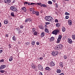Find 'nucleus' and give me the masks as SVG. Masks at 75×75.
Masks as SVG:
<instances>
[{
    "label": "nucleus",
    "mask_w": 75,
    "mask_h": 75,
    "mask_svg": "<svg viewBox=\"0 0 75 75\" xmlns=\"http://www.w3.org/2000/svg\"><path fill=\"white\" fill-rule=\"evenodd\" d=\"M45 20L46 21H48L50 22H51L52 23L54 22V19L51 16H47L45 17Z\"/></svg>",
    "instance_id": "obj_1"
},
{
    "label": "nucleus",
    "mask_w": 75,
    "mask_h": 75,
    "mask_svg": "<svg viewBox=\"0 0 75 75\" xmlns=\"http://www.w3.org/2000/svg\"><path fill=\"white\" fill-rule=\"evenodd\" d=\"M63 47V45L61 44H60L59 45H57L56 46V48L57 49L59 50H61L62 49V47Z\"/></svg>",
    "instance_id": "obj_2"
},
{
    "label": "nucleus",
    "mask_w": 75,
    "mask_h": 75,
    "mask_svg": "<svg viewBox=\"0 0 75 75\" xmlns=\"http://www.w3.org/2000/svg\"><path fill=\"white\" fill-rule=\"evenodd\" d=\"M59 33V29L55 30L52 32V34L54 35H57V34Z\"/></svg>",
    "instance_id": "obj_3"
},
{
    "label": "nucleus",
    "mask_w": 75,
    "mask_h": 75,
    "mask_svg": "<svg viewBox=\"0 0 75 75\" xmlns=\"http://www.w3.org/2000/svg\"><path fill=\"white\" fill-rule=\"evenodd\" d=\"M10 8L11 10L13 11H16L17 10V8L16 7H14L13 6H11Z\"/></svg>",
    "instance_id": "obj_4"
},
{
    "label": "nucleus",
    "mask_w": 75,
    "mask_h": 75,
    "mask_svg": "<svg viewBox=\"0 0 75 75\" xmlns=\"http://www.w3.org/2000/svg\"><path fill=\"white\" fill-rule=\"evenodd\" d=\"M32 14H35L37 16H38L40 15V13L37 11H33V12H32Z\"/></svg>",
    "instance_id": "obj_5"
},
{
    "label": "nucleus",
    "mask_w": 75,
    "mask_h": 75,
    "mask_svg": "<svg viewBox=\"0 0 75 75\" xmlns=\"http://www.w3.org/2000/svg\"><path fill=\"white\" fill-rule=\"evenodd\" d=\"M52 54L53 56L55 57L58 54V52H52Z\"/></svg>",
    "instance_id": "obj_6"
},
{
    "label": "nucleus",
    "mask_w": 75,
    "mask_h": 75,
    "mask_svg": "<svg viewBox=\"0 0 75 75\" xmlns=\"http://www.w3.org/2000/svg\"><path fill=\"white\" fill-rule=\"evenodd\" d=\"M67 41L68 43H69V44H72V40L70 38H68L67 39Z\"/></svg>",
    "instance_id": "obj_7"
},
{
    "label": "nucleus",
    "mask_w": 75,
    "mask_h": 75,
    "mask_svg": "<svg viewBox=\"0 0 75 75\" xmlns=\"http://www.w3.org/2000/svg\"><path fill=\"white\" fill-rule=\"evenodd\" d=\"M6 66L5 65H2L0 67V70L4 69V68H6Z\"/></svg>",
    "instance_id": "obj_8"
},
{
    "label": "nucleus",
    "mask_w": 75,
    "mask_h": 75,
    "mask_svg": "<svg viewBox=\"0 0 75 75\" xmlns=\"http://www.w3.org/2000/svg\"><path fill=\"white\" fill-rule=\"evenodd\" d=\"M4 2L5 3H6V4H8L11 2V0H4Z\"/></svg>",
    "instance_id": "obj_9"
},
{
    "label": "nucleus",
    "mask_w": 75,
    "mask_h": 75,
    "mask_svg": "<svg viewBox=\"0 0 75 75\" xmlns=\"http://www.w3.org/2000/svg\"><path fill=\"white\" fill-rule=\"evenodd\" d=\"M68 23L69 25H71L72 24V21L71 20H69L68 21Z\"/></svg>",
    "instance_id": "obj_10"
},
{
    "label": "nucleus",
    "mask_w": 75,
    "mask_h": 75,
    "mask_svg": "<svg viewBox=\"0 0 75 75\" xmlns=\"http://www.w3.org/2000/svg\"><path fill=\"white\" fill-rule=\"evenodd\" d=\"M61 40V38H58L56 42L57 43H59Z\"/></svg>",
    "instance_id": "obj_11"
},
{
    "label": "nucleus",
    "mask_w": 75,
    "mask_h": 75,
    "mask_svg": "<svg viewBox=\"0 0 75 75\" xmlns=\"http://www.w3.org/2000/svg\"><path fill=\"white\" fill-rule=\"evenodd\" d=\"M50 63L51 64V67H54V66H55V62H52V61H51L50 62Z\"/></svg>",
    "instance_id": "obj_12"
},
{
    "label": "nucleus",
    "mask_w": 75,
    "mask_h": 75,
    "mask_svg": "<svg viewBox=\"0 0 75 75\" xmlns=\"http://www.w3.org/2000/svg\"><path fill=\"white\" fill-rule=\"evenodd\" d=\"M45 70H47L48 71H51V68H50L49 67H47L45 68Z\"/></svg>",
    "instance_id": "obj_13"
},
{
    "label": "nucleus",
    "mask_w": 75,
    "mask_h": 75,
    "mask_svg": "<svg viewBox=\"0 0 75 75\" xmlns=\"http://www.w3.org/2000/svg\"><path fill=\"white\" fill-rule=\"evenodd\" d=\"M8 21L7 19H6L4 21V23L5 24H8Z\"/></svg>",
    "instance_id": "obj_14"
},
{
    "label": "nucleus",
    "mask_w": 75,
    "mask_h": 75,
    "mask_svg": "<svg viewBox=\"0 0 75 75\" xmlns=\"http://www.w3.org/2000/svg\"><path fill=\"white\" fill-rule=\"evenodd\" d=\"M48 39L50 41H52L54 40V38H49Z\"/></svg>",
    "instance_id": "obj_15"
},
{
    "label": "nucleus",
    "mask_w": 75,
    "mask_h": 75,
    "mask_svg": "<svg viewBox=\"0 0 75 75\" xmlns=\"http://www.w3.org/2000/svg\"><path fill=\"white\" fill-rule=\"evenodd\" d=\"M59 64L60 66H61V67L62 68H64V65H63V63H62V62H60Z\"/></svg>",
    "instance_id": "obj_16"
},
{
    "label": "nucleus",
    "mask_w": 75,
    "mask_h": 75,
    "mask_svg": "<svg viewBox=\"0 0 75 75\" xmlns=\"http://www.w3.org/2000/svg\"><path fill=\"white\" fill-rule=\"evenodd\" d=\"M66 30V29H65V28H64V27L63 26L62 29V31H63V32H65Z\"/></svg>",
    "instance_id": "obj_17"
},
{
    "label": "nucleus",
    "mask_w": 75,
    "mask_h": 75,
    "mask_svg": "<svg viewBox=\"0 0 75 75\" xmlns=\"http://www.w3.org/2000/svg\"><path fill=\"white\" fill-rule=\"evenodd\" d=\"M28 21L29 22H30V23H31L33 21V19H32V18H28Z\"/></svg>",
    "instance_id": "obj_18"
},
{
    "label": "nucleus",
    "mask_w": 75,
    "mask_h": 75,
    "mask_svg": "<svg viewBox=\"0 0 75 75\" xmlns=\"http://www.w3.org/2000/svg\"><path fill=\"white\" fill-rule=\"evenodd\" d=\"M45 35V33L44 32H42L41 34V37H42Z\"/></svg>",
    "instance_id": "obj_19"
},
{
    "label": "nucleus",
    "mask_w": 75,
    "mask_h": 75,
    "mask_svg": "<svg viewBox=\"0 0 75 75\" xmlns=\"http://www.w3.org/2000/svg\"><path fill=\"white\" fill-rule=\"evenodd\" d=\"M45 31L46 33H49V30L47 28H45Z\"/></svg>",
    "instance_id": "obj_20"
},
{
    "label": "nucleus",
    "mask_w": 75,
    "mask_h": 75,
    "mask_svg": "<svg viewBox=\"0 0 75 75\" xmlns=\"http://www.w3.org/2000/svg\"><path fill=\"white\" fill-rule=\"evenodd\" d=\"M61 70L59 69H57V73H58V74H59V73H61Z\"/></svg>",
    "instance_id": "obj_21"
},
{
    "label": "nucleus",
    "mask_w": 75,
    "mask_h": 75,
    "mask_svg": "<svg viewBox=\"0 0 75 75\" xmlns=\"http://www.w3.org/2000/svg\"><path fill=\"white\" fill-rule=\"evenodd\" d=\"M13 56H11L10 57V58L9 59V61H11L13 60Z\"/></svg>",
    "instance_id": "obj_22"
},
{
    "label": "nucleus",
    "mask_w": 75,
    "mask_h": 75,
    "mask_svg": "<svg viewBox=\"0 0 75 75\" xmlns=\"http://www.w3.org/2000/svg\"><path fill=\"white\" fill-rule=\"evenodd\" d=\"M22 9L23 11H24V12H25L26 11V8H25V7L22 8Z\"/></svg>",
    "instance_id": "obj_23"
},
{
    "label": "nucleus",
    "mask_w": 75,
    "mask_h": 75,
    "mask_svg": "<svg viewBox=\"0 0 75 75\" xmlns=\"http://www.w3.org/2000/svg\"><path fill=\"white\" fill-rule=\"evenodd\" d=\"M11 15L12 17H15V15H14V12L11 13Z\"/></svg>",
    "instance_id": "obj_24"
},
{
    "label": "nucleus",
    "mask_w": 75,
    "mask_h": 75,
    "mask_svg": "<svg viewBox=\"0 0 75 75\" xmlns=\"http://www.w3.org/2000/svg\"><path fill=\"white\" fill-rule=\"evenodd\" d=\"M33 33V34L35 35H37V34L38 33L37 32L35 31V32H34Z\"/></svg>",
    "instance_id": "obj_25"
},
{
    "label": "nucleus",
    "mask_w": 75,
    "mask_h": 75,
    "mask_svg": "<svg viewBox=\"0 0 75 75\" xmlns=\"http://www.w3.org/2000/svg\"><path fill=\"white\" fill-rule=\"evenodd\" d=\"M48 3L49 4L51 5L52 4V2L51 1H48Z\"/></svg>",
    "instance_id": "obj_26"
},
{
    "label": "nucleus",
    "mask_w": 75,
    "mask_h": 75,
    "mask_svg": "<svg viewBox=\"0 0 75 75\" xmlns=\"http://www.w3.org/2000/svg\"><path fill=\"white\" fill-rule=\"evenodd\" d=\"M38 68L39 69H40L41 68H42V66L41 65H39L38 66Z\"/></svg>",
    "instance_id": "obj_27"
},
{
    "label": "nucleus",
    "mask_w": 75,
    "mask_h": 75,
    "mask_svg": "<svg viewBox=\"0 0 75 75\" xmlns=\"http://www.w3.org/2000/svg\"><path fill=\"white\" fill-rule=\"evenodd\" d=\"M17 30L18 34H20V33H21V30H20V29H17Z\"/></svg>",
    "instance_id": "obj_28"
},
{
    "label": "nucleus",
    "mask_w": 75,
    "mask_h": 75,
    "mask_svg": "<svg viewBox=\"0 0 75 75\" xmlns=\"http://www.w3.org/2000/svg\"><path fill=\"white\" fill-rule=\"evenodd\" d=\"M29 10H30V11H31V12H32V11H33L32 12H33V11H34V9H33V8H30Z\"/></svg>",
    "instance_id": "obj_29"
},
{
    "label": "nucleus",
    "mask_w": 75,
    "mask_h": 75,
    "mask_svg": "<svg viewBox=\"0 0 75 75\" xmlns=\"http://www.w3.org/2000/svg\"><path fill=\"white\" fill-rule=\"evenodd\" d=\"M55 4V7L56 8H58V4L57 3Z\"/></svg>",
    "instance_id": "obj_30"
},
{
    "label": "nucleus",
    "mask_w": 75,
    "mask_h": 75,
    "mask_svg": "<svg viewBox=\"0 0 75 75\" xmlns=\"http://www.w3.org/2000/svg\"><path fill=\"white\" fill-rule=\"evenodd\" d=\"M39 28L42 30L44 29V27H43V26H40Z\"/></svg>",
    "instance_id": "obj_31"
},
{
    "label": "nucleus",
    "mask_w": 75,
    "mask_h": 75,
    "mask_svg": "<svg viewBox=\"0 0 75 75\" xmlns=\"http://www.w3.org/2000/svg\"><path fill=\"white\" fill-rule=\"evenodd\" d=\"M35 41H33L32 42V45H34L35 44Z\"/></svg>",
    "instance_id": "obj_32"
},
{
    "label": "nucleus",
    "mask_w": 75,
    "mask_h": 75,
    "mask_svg": "<svg viewBox=\"0 0 75 75\" xmlns=\"http://www.w3.org/2000/svg\"><path fill=\"white\" fill-rule=\"evenodd\" d=\"M63 58H64V59H67V56H66V55H64L63 57Z\"/></svg>",
    "instance_id": "obj_33"
},
{
    "label": "nucleus",
    "mask_w": 75,
    "mask_h": 75,
    "mask_svg": "<svg viewBox=\"0 0 75 75\" xmlns=\"http://www.w3.org/2000/svg\"><path fill=\"white\" fill-rule=\"evenodd\" d=\"M56 27H59V26H60V25H59V24L58 23H56Z\"/></svg>",
    "instance_id": "obj_34"
},
{
    "label": "nucleus",
    "mask_w": 75,
    "mask_h": 75,
    "mask_svg": "<svg viewBox=\"0 0 75 75\" xmlns=\"http://www.w3.org/2000/svg\"><path fill=\"white\" fill-rule=\"evenodd\" d=\"M65 15H68V16H69V13L67 12H65Z\"/></svg>",
    "instance_id": "obj_35"
},
{
    "label": "nucleus",
    "mask_w": 75,
    "mask_h": 75,
    "mask_svg": "<svg viewBox=\"0 0 75 75\" xmlns=\"http://www.w3.org/2000/svg\"><path fill=\"white\" fill-rule=\"evenodd\" d=\"M65 18H66V19H68V18H69V16H66Z\"/></svg>",
    "instance_id": "obj_36"
},
{
    "label": "nucleus",
    "mask_w": 75,
    "mask_h": 75,
    "mask_svg": "<svg viewBox=\"0 0 75 75\" xmlns=\"http://www.w3.org/2000/svg\"><path fill=\"white\" fill-rule=\"evenodd\" d=\"M58 20L57 19H56L55 20V23H58Z\"/></svg>",
    "instance_id": "obj_37"
},
{
    "label": "nucleus",
    "mask_w": 75,
    "mask_h": 75,
    "mask_svg": "<svg viewBox=\"0 0 75 75\" xmlns=\"http://www.w3.org/2000/svg\"><path fill=\"white\" fill-rule=\"evenodd\" d=\"M26 44L27 45H30V41L26 42Z\"/></svg>",
    "instance_id": "obj_38"
},
{
    "label": "nucleus",
    "mask_w": 75,
    "mask_h": 75,
    "mask_svg": "<svg viewBox=\"0 0 75 75\" xmlns=\"http://www.w3.org/2000/svg\"><path fill=\"white\" fill-rule=\"evenodd\" d=\"M40 43V42H36V45H40V43Z\"/></svg>",
    "instance_id": "obj_39"
},
{
    "label": "nucleus",
    "mask_w": 75,
    "mask_h": 75,
    "mask_svg": "<svg viewBox=\"0 0 75 75\" xmlns=\"http://www.w3.org/2000/svg\"><path fill=\"white\" fill-rule=\"evenodd\" d=\"M43 7H46L47 5L45 4H43Z\"/></svg>",
    "instance_id": "obj_40"
},
{
    "label": "nucleus",
    "mask_w": 75,
    "mask_h": 75,
    "mask_svg": "<svg viewBox=\"0 0 75 75\" xmlns=\"http://www.w3.org/2000/svg\"><path fill=\"white\" fill-rule=\"evenodd\" d=\"M32 31L33 32H35V28H33Z\"/></svg>",
    "instance_id": "obj_41"
},
{
    "label": "nucleus",
    "mask_w": 75,
    "mask_h": 75,
    "mask_svg": "<svg viewBox=\"0 0 75 75\" xmlns=\"http://www.w3.org/2000/svg\"><path fill=\"white\" fill-rule=\"evenodd\" d=\"M45 24L46 25H48V24H50V22H46Z\"/></svg>",
    "instance_id": "obj_42"
},
{
    "label": "nucleus",
    "mask_w": 75,
    "mask_h": 75,
    "mask_svg": "<svg viewBox=\"0 0 75 75\" xmlns=\"http://www.w3.org/2000/svg\"><path fill=\"white\" fill-rule=\"evenodd\" d=\"M20 28L21 29H23V26L22 25H21L20 26Z\"/></svg>",
    "instance_id": "obj_43"
},
{
    "label": "nucleus",
    "mask_w": 75,
    "mask_h": 75,
    "mask_svg": "<svg viewBox=\"0 0 75 75\" xmlns=\"http://www.w3.org/2000/svg\"><path fill=\"white\" fill-rule=\"evenodd\" d=\"M28 18H27L25 20V22L26 23H28Z\"/></svg>",
    "instance_id": "obj_44"
},
{
    "label": "nucleus",
    "mask_w": 75,
    "mask_h": 75,
    "mask_svg": "<svg viewBox=\"0 0 75 75\" xmlns=\"http://www.w3.org/2000/svg\"><path fill=\"white\" fill-rule=\"evenodd\" d=\"M4 71L1 70L0 71V72H1V73H4Z\"/></svg>",
    "instance_id": "obj_45"
},
{
    "label": "nucleus",
    "mask_w": 75,
    "mask_h": 75,
    "mask_svg": "<svg viewBox=\"0 0 75 75\" xmlns=\"http://www.w3.org/2000/svg\"><path fill=\"white\" fill-rule=\"evenodd\" d=\"M28 4V2H25L24 3V5H25V4Z\"/></svg>",
    "instance_id": "obj_46"
},
{
    "label": "nucleus",
    "mask_w": 75,
    "mask_h": 75,
    "mask_svg": "<svg viewBox=\"0 0 75 75\" xmlns=\"http://www.w3.org/2000/svg\"><path fill=\"white\" fill-rule=\"evenodd\" d=\"M41 4H42V3H41L40 2L39 3H37V4H38V5L39 6H40V5H41Z\"/></svg>",
    "instance_id": "obj_47"
},
{
    "label": "nucleus",
    "mask_w": 75,
    "mask_h": 75,
    "mask_svg": "<svg viewBox=\"0 0 75 75\" xmlns=\"http://www.w3.org/2000/svg\"><path fill=\"white\" fill-rule=\"evenodd\" d=\"M40 70L41 71H43L44 70V69H43V67H42V68L40 69Z\"/></svg>",
    "instance_id": "obj_48"
},
{
    "label": "nucleus",
    "mask_w": 75,
    "mask_h": 75,
    "mask_svg": "<svg viewBox=\"0 0 75 75\" xmlns=\"http://www.w3.org/2000/svg\"><path fill=\"white\" fill-rule=\"evenodd\" d=\"M72 38H75V34L72 36Z\"/></svg>",
    "instance_id": "obj_49"
},
{
    "label": "nucleus",
    "mask_w": 75,
    "mask_h": 75,
    "mask_svg": "<svg viewBox=\"0 0 75 75\" xmlns=\"http://www.w3.org/2000/svg\"><path fill=\"white\" fill-rule=\"evenodd\" d=\"M32 68H33V69H35V66H34V65L33 66H32Z\"/></svg>",
    "instance_id": "obj_50"
},
{
    "label": "nucleus",
    "mask_w": 75,
    "mask_h": 75,
    "mask_svg": "<svg viewBox=\"0 0 75 75\" xmlns=\"http://www.w3.org/2000/svg\"><path fill=\"white\" fill-rule=\"evenodd\" d=\"M12 39L13 41H16V38H13Z\"/></svg>",
    "instance_id": "obj_51"
},
{
    "label": "nucleus",
    "mask_w": 75,
    "mask_h": 75,
    "mask_svg": "<svg viewBox=\"0 0 75 75\" xmlns=\"http://www.w3.org/2000/svg\"><path fill=\"white\" fill-rule=\"evenodd\" d=\"M4 59H2L0 61L1 62H4Z\"/></svg>",
    "instance_id": "obj_52"
},
{
    "label": "nucleus",
    "mask_w": 75,
    "mask_h": 75,
    "mask_svg": "<svg viewBox=\"0 0 75 75\" xmlns=\"http://www.w3.org/2000/svg\"><path fill=\"white\" fill-rule=\"evenodd\" d=\"M39 59H40V60H42V59H43V58H42V57H40V58H39Z\"/></svg>",
    "instance_id": "obj_53"
},
{
    "label": "nucleus",
    "mask_w": 75,
    "mask_h": 75,
    "mask_svg": "<svg viewBox=\"0 0 75 75\" xmlns=\"http://www.w3.org/2000/svg\"><path fill=\"white\" fill-rule=\"evenodd\" d=\"M58 38H62V36L59 35V36Z\"/></svg>",
    "instance_id": "obj_54"
},
{
    "label": "nucleus",
    "mask_w": 75,
    "mask_h": 75,
    "mask_svg": "<svg viewBox=\"0 0 75 75\" xmlns=\"http://www.w3.org/2000/svg\"><path fill=\"white\" fill-rule=\"evenodd\" d=\"M45 28H47V25H45Z\"/></svg>",
    "instance_id": "obj_55"
},
{
    "label": "nucleus",
    "mask_w": 75,
    "mask_h": 75,
    "mask_svg": "<svg viewBox=\"0 0 75 75\" xmlns=\"http://www.w3.org/2000/svg\"><path fill=\"white\" fill-rule=\"evenodd\" d=\"M8 34H6L5 37H8Z\"/></svg>",
    "instance_id": "obj_56"
},
{
    "label": "nucleus",
    "mask_w": 75,
    "mask_h": 75,
    "mask_svg": "<svg viewBox=\"0 0 75 75\" xmlns=\"http://www.w3.org/2000/svg\"><path fill=\"white\" fill-rule=\"evenodd\" d=\"M40 75H43L42 73V72H40Z\"/></svg>",
    "instance_id": "obj_57"
},
{
    "label": "nucleus",
    "mask_w": 75,
    "mask_h": 75,
    "mask_svg": "<svg viewBox=\"0 0 75 75\" xmlns=\"http://www.w3.org/2000/svg\"><path fill=\"white\" fill-rule=\"evenodd\" d=\"M52 1L53 2L55 3V2H56V0H52Z\"/></svg>",
    "instance_id": "obj_58"
},
{
    "label": "nucleus",
    "mask_w": 75,
    "mask_h": 75,
    "mask_svg": "<svg viewBox=\"0 0 75 75\" xmlns=\"http://www.w3.org/2000/svg\"><path fill=\"white\" fill-rule=\"evenodd\" d=\"M8 46L9 47V48H11V46L10 45H9Z\"/></svg>",
    "instance_id": "obj_59"
},
{
    "label": "nucleus",
    "mask_w": 75,
    "mask_h": 75,
    "mask_svg": "<svg viewBox=\"0 0 75 75\" xmlns=\"http://www.w3.org/2000/svg\"><path fill=\"white\" fill-rule=\"evenodd\" d=\"M3 52V50H0V53H1Z\"/></svg>",
    "instance_id": "obj_60"
},
{
    "label": "nucleus",
    "mask_w": 75,
    "mask_h": 75,
    "mask_svg": "<svg viewBox=\"0 0 75 75\" xmlns=\"http://www.w3.org/2000/svg\"><path fill=\"white\" fill-rule=\"evenodd\" d=\"M30 4H31V5H33V4H34V3H30Z\"/></svg>",
    "instance_id": "obj_61"
},
{
    "label": "nucleus",
    "mask_w": 75,
    "mask_h": 75,
    "mask_svg": "<svg viewBox=\"0 0 75 75\" xmlns=\"http://www.w3.org/2000/svg\"><path fill=\"white\" fill-rule=\"evenodd\" d=\"M28 6H30V5H31V3H28Z\"/></svg>",
    "instance_id": "obj_62"
},
{
    "label": "nucleus",
    "mask_w": 75,
    "mask_h": 75,
    "mask_svg": "<svg viewBox=\"0 0 75 75\" xmlns=\"http://www.w3.org/2000/svg\"><path fill=\"white\" fill-rule=\"evenodd\" d=\"M1 27V23L0 22V27Z\"/></svg>",
    "instance_id": "obj_63"
},
{
    "label": "nucleus",
    "mask_w": 75,
    "mask_h": 75,
    "mask_svg": "<svg viewBox=\"0 0 75 75\" xmlns=\"http://www.w3.org/2000/svg\"><path fill=\"white\" fill-rule=\"evenodd\" d=\"M40 6H41V7L43 6V4H42L41 5H40Z\"/></svg>",
    "instance_id": "obj_64"
}]
</instances>
